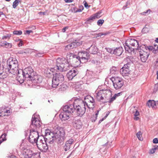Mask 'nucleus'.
<instances>
[{"label":"nucleus","mask_w":158,"mask_h":158,"mask_svg":"<svg viewBox=\"0 0 158 158\" xmlns=\"http://www.w3.org/2000/svg\"><path fill=\"white\" fill-rule=\"evenodd\" d=\"M66 58L70 60L68 61L67 60L64 58H58L56 60V66L53 68L56 71L64 72L69 70L72 67L69 64L72 63L75 67L78 66L82 61L79 56H77L74 54L70 53L67 54Z\"/></svg>","instance_id":"1"},{"label":"nucleus","mask_w":158,"mask_h":158,"mask_svg":"<svg viewBox=\"0 0 158 158\" xmlns=\"http://www.w3.org/2000/svg\"><path fill=\"white\" fill-rule=\"evenodd\" d=\"M20 154L24 158H36L37 154L29 149L27 142L22 140L20 144Z\"/></svg>","instance_id":"2"},{"label":"nucleus","mask_w":158,"mask_h":158,"mask_svg":"<svg viewBox=\"0 0 158 158\" xmlns=\"http://www.w3.org/2000/svg\"><path fill=\"white\" fill-rule=\"evenodd\" d=\"M8 71L14 75L19 74V64L18 61L13 58H9L7 61Z\"/></svg>","instance_id":"3"},{"label":"nucleus","mask_w":158,"mask_h":158,"mask_svg":"<svg viewBox=\"0 0 158 158\" xmlns=\"http://www.w3.org/2000/svg\"><path fill=\"white\" fill-rule=\"evenodd\" d=\"M123 45L126 51L130 53L134 52V51L137 50L139 47L138 41L131 38L128 39Z\"/></svg>","instance_id":"4"},{"label":"nucleus","mask_w":158,"mask_h":158,"mask_svg":"<svg viewBox=\"0 0 158 158\" xmlns=\"http://www.w3.org/2000/svg\"><path fill=\"white\" fill-rule=\"evenodd\" d=\"M138 50L141 60L143 62H146L150 54L149 51L147 48V46L145 45L141 46Z\"/></svg>","instance_id":"5"},{"label":"nucleus","mask_w":158,"mask_h":158,"mask_svg":"<svg viewBox=\"0 0 158 158\" xmlns=\"http://www.w3.org/2000/svg\"><path fill=\"white\" fill-rule=\"evenodd\" d=\"M54 133L55 141L58 143L62 142L65 138V132L62 128L55 131Z\"/></svg>","instance_id":"6"},{"label":"nucleus","mask_w":158,"mask_h":158,"mask_svg":"<svg viewBox=\"0 0 158 158\" xmlns=\"http://www.w3.org/2000/svg\"><path fill=\"white\" fill-rule=\"evenodd\" d=\"M64 76L60 73H56L54 75L52 79V87L56 88L64 80Z\"/></svg>","instance_id":"7"},{"label":"nucleus","mask_w":158,"mask_h":158,"mask_svg":"<svg viewBox=\"0 0 158 158\" xmlns=\"http://www.w3.org/2000/svg\"><path fill=\"white\" fill-rule=\"evenodd\" d=\"M113 86L116 89H120L123 85L124 82L123 79L119 77H114L111 78Z\"/></svg>","instance_id":"8"},{"label":"nucleus","mask_w":158,"mask_h":158,"mask_svg":"<svg viewBox=\"0 0 158 158\" xmlns=\"http://www.w3.org/2000/svg\"><path fill=\"white\" fill-rule=\"evenodd\" d=\"M39 136L37 131L32 128L30 130V134L29 137V142L32 143H37Z\"/></svg>","instance_id":"9"},{"label":"nucleus","mask_w":158,"mask_h":158,"mask_svg":"<svg viewBox=\"0 0 158 158\" xmlns=\"http://www.w3.org/2000/svg\"><path fill=\"white\" fill-rule=\"evenodd\" d=\"M22 71L23 78H28L27 80L30 81V79L35 74L33 69L29 67L26 68L23 70H22Z\"/></svg>","instance_id":"10"},{"label":"nucleus","mask_w":158,"mask_h":158,"mask_svg":"<svg viewBox=\"0 0 158 158\" xmlns=\"http://www.w3.org/2000/svg\"><path fill=\"white\" fill-rule=\"evenodd\" d=\"M41 123L40 121V117L35 114L32 115L31 120V124L30 127L32 128V127H34L35 128H39L41 126Z\"/></svg>","instance_id":"11"},{"label":"nucleus","mask_w":158,"mask_h":158,"mask_svg":"<svg viewBox=\"0 0 158 158\" xmlns=\"http://www.w3.org/2000/svg\"><path fill=\"white\" fill-rule=\"evenodd\" d=\"M47 141L43 139L42 140L41 139L38 142H37L36 145L40 151L43 152H46L48 149V147L47 144Z\"/></svg>","instance_id":"12"},{"label":"nucleus","mask_w":158,"mask_h":158,"mask_svg":"<svg viewBox=\"0 0 158 158\" xmlns=\"http://www.w3.org/2000/svg\"><path fill=\"white\" fill-rule=\"evenodd\" d=\"M78 55L81 60L82 63L87 62L89 58V53L85 51L79 52Z\"/></svg>","instance_id":"13"},{"label":"nucleus","mask_w":158,"mask_h":158,"mask_svg":"<svg viewBox=\"0 0 158 158\" xmlns=\"http://www.w3.org/2000/svg\"><path fill=\"white\" fill-rule=\"evenodd\" d=\"M81 103V104L80 105L76 106V108H75V110H76L77 115L81 117L85 113L86 108L85 106H83V104L82 103Z\"/></svg>","instance_id":"14"},{"label":"nucleus","mask_w":158,"mask_h":158,"mask_svg":"<svg viewBox=\"0 0 158 158\" xmlns=\"http://www.w3.org/2000/svg\"><path fill=\"white\" fill-rule=\"evenodd\" d=\"M75 106L74 104H70L69 105H66L63 108V110L69 113L70 114L73 113L75 110Z\"/></svg>","instance_id":"15"},{"label":"nucleus","mask_w":158,"mask_h":158,"mask_svg":"<svg viewBox=\"0 0 158 158\" xmlns=\"http://www.w3.org/2000/svg\"><path fill=\"white\" fill-rule=\"evenodd\" d=\"M78 73L76 69H75L73 70H71L67 74V76L69 80H72L73 78L77 75Z\"/></svg>","instance_id":"16"},{"label":"nucleus","mask_w":158,"mask_h":158,"mask_svg":"<svg viewBox=\"0 0 158 158\" xmlns=\"http://www.w3.org/2000/svg\"><path fill=\"white\" fill-rule=\"evenodd\" d=\"M94 102L93 98L90 96H87L84 98V101L81 100H79V103H82L84 106H85V104H87L90 102Z\"/></svg>","instance_id":"17"},{"label":"nucleus","mask_w":158,"mask_h":158,"mask_svg":"<svg viewBox=\"0 0 158 158\" xmlns=\"http://www.w3.org/2000/svg\"><path fill=\"white\" fill-rule=\"evenodd\" d=\"M30 80L33 83H40L42 82V77L40 76L37 75H35L34 74V75L30 79Z\"/></svg>","instance_id":"18"},{"label":"nucleus","mask_w":158,"mask_h":158,"mask_svg":"<svg viewBox=\"0 0 158 158\" xmlns=\"http://www.w3.org/2000/svg\"><path fill=\"white\" fill-rule=\"evenodd\" d=\"M70 114L68 112L63 110V111L60 114L59 117L62 120L65 121L69 118V116Z\"/></svg>","instance_id":"19"},{"label":"nucleus","mask_w":158,"mask_h":158,"mask_svg":"<svg viewBox=\"0 0 158 158\" xmlns=\"http://www.w3.org/2000/svg\"><path fill=\"white\" fill-rule=\"evenodd\" d=\"M10 114L11 111L9 110L3 108L0 109V117L9 116Z\"/></svg>","instance_id":"20"},{"label":"nucleus","mask_w":158,"mask_h":158,"mask_svg":"<svg viewBox=\"0 0 158 158\" xmlns=\"http://www.w3.org/2000/svg\"><path fill=\"white\" fill-rule=\"evenodd\" d=\"M73 125L76 129H80L82 127V124L80 119H75L73 122Z\"/></svg>","instance_id":"21"},{"label":"nucleus","mask_w":158,"mask_h":158,"mask_svg":"<svg viewBox=\"0 0 158 158\" xmlns=\"http://www.w3.org/2000/svg\"><path fill=\"white\" fill-rule=\"evenodd\" d=\"M147 104L150 107L156 108L158 106V101L155 102L154 100H149Z\"/></svg>","instance_id":"22"},{"label":"nucleus","mask_w":158,"mask_h":158,"mask_svg":"<svg viewBox=\"0 0 158 158\" xmlns=\"http://www.w3.org/2000/svg\"><path fill=\"white\" fill-rule=\"evenodd\" d=\"M49 135L48 137L49 138H48L46 137L43 139L49 143L52 144L53 142L55 141V138L54 137V133H51V134Z\"/></svg>","instance_id":"23"},{"label":"nucleus","mask_w":158,"mask_h":158,"mask_svg":"<svg viewBox=\"0 0 158 158\" xmlns=\"http://www.w3.org/2000/svg\"><path fill=\"white\" fill-rule=\"evenodd\" d=\"M96 97L98 101L103 100L105 96L103 90H100L98 92H96L95 94Z\"/></svg>","instance_id":"24"},{"label":"nucleus","mask_w":158,"mask_h":158,"mask_svg":"<svg viewBox=\"0 0 158 158\" xmlns=\"http://www.w3.org/2000/svg\"><path fill=\"white\" fill-rule=\"evenodd\" d=\"M82 44L81 41L79 40H75L74 42L71 43V44H68L70 46L71 49L73 48H74L76 47L77 46H80Z\"/></svg>","instance_id":"25"},{"label":"nucleus","mask_w":158,"mask_h":158,"mask_svg":"<svg viewBox=\"0 0 158 158\" xmlns=\"http://www.w3.org/2000/svg\"><path fill=\"white\" fill-rule=\"evenodd\" d=\"M147 48L149 51H151L154 53H156L158 52V45H157L155 44L153 46H147Z\"/></svg>","instance_id":"26"},{"label":"nucleus","mask_w":158,"mask_h":158,"mask_svg":"<svg viewBox=\"0 0 158 158\" xmlns=\"http://www.w3.org/2000/svg\"><path fill=\"white\" fill-rule=\"evenodd\" d=\"M114 54L117 56H120L123 52V48L122 47L116 48L114 50Z\"/></svg>","instance_id":"27"},{"label":"nucleus","mask_w":158,"mask_h":158,"mask_svg":"<svg viewBox=\"0 0 158 158\" xmlns=\"http://www.w3.org/2000/svg\"><path fill=\"white\" fill-rule=\"evenodd\" d=\"M89 52L92 54H95L97 53L98 49L96 46H95L91 45L90 48H89Z\"/></svg>","instance_id":"28"},{"label":"nucleus","mask_w":158,"mask_h":158,"mask_svg":"<svg viewBox=\"0 0 158 158\" xmlns=\"http://www.w3.org/2000/svg\"><path fill=\"white\" fill-rule=\"evenodd\" d=\"M121 74L123 76H126L128 75L130 72L129 69H125L124 68H122L120 70Z\"/></svg>","instance_id":"29"},{"label":"nucleus","mask_w":158,"mask_h":158,"mask_svg":"<svg viewBox=\"0 0 158 158\" xmlns=\"http://www.w3.org/2000/svg\"><path fill=\"white\" fill-rule=\"evenodd\" d=\"M95 102H90L87 104H85V106L87 107L89 109H93L95 107Z\"/></svg>","instance_id":"30"},{"label":"nucleus","mask_w":158,"mask_h":158,"mask_svg":"<svg viewBox=\"0 0 158 158\" xmlns=\"http://www.w3.org/2000/svg\"><path fill=\"white\" fill-rule=\"evenodd\" d=\"M156 150H158V146L155 145L150 150L149 154H153L154 153Z\"/></svg>","instance_id":"31"},{"label":"nucleus","mask_w":158,"mask_h":158,"mask_svg":"<svg viewBox=\"0 0 158 158\" xmlns=\"http://www.w3.org/2000/svg\"><path fill=\"white\" fill-rule=\"evenodd\" d=\"M8 76L6 73L5 72L0 73V79H4L6 78Z\"/></svg>","instance_id":"32"},{"label":"nucleus","mask_w":158,"mask_h":158,"mask_svg":"<svg viewBox=\"0 0 158 158\" xmlns=\"http://www.w3.org/2000/svg\"><path fill=\"white\" fill-rule=\"evenodd\" d=\"M142 134L140 131H139L138 133H137L136 135L139 139L140 140H142L143 139V138H142Z\"/></svg>","instance_id":"33"},{"label":"nucleus","mask_w":158,"mask_h":158,"mask_svg":"<svg viewBox=\"0 0 158 158\" xmlns=\"http://www.w3.org/2000/svg\"><path fill=\"white\" fill-rule=\"evenodd\" d=\"M6 134L4 133L0 137V140L2 142L6 141Z\"/></svg>","instance_id":"34"},{"label":"nucleus","mask_w":158,"mask_h":158,"mask_svg":"<svg viewBox=\"0 0 158 158\" xmlns=\"http://www.w3.org/2000/svg\"><path fill=\"white\" fill-rule=\"evenodd\" d=\"M2 46L5 47L6 48H10L11 47V44L5 42L4 43L2 44Z\"/></svg>","instance_id":"35"},{"label":"nucleus","mask_w":158,"mask_h":158,"mask_svg":"<svg viewBox=\"0 0 158 158\" xmlns=\"http://www.w3.org/2000/svg\"><path fill=\"white\" fill-rule=\"evenodd\" d=\"M96 18L98 19L100 18L102 15V11L101 10L99 11L96 14L94 15Z\"/></svg>","instance_id":"36"},{"label":"nucleus","mask_w":158,"mask_h":158,"mask_svg":"<svg viewBox=\"0 0 158 158\" xmlns=\"http://www.w3.org/2000/svg\"><path fill=\"white\" fill-rule=\"evenodd\" d=\"M96 18L95 17L94 15H92L89 18L87 19V20L86 21V22L87 23H89L90 22V20L93 21Z\"/></svg>","instance_id":"37"},{"label":"nucleus","mask_w":158,"mask_h":158,"mask_svg":"<svg viewBox=\"0 0 158 158\" xmlns=\"http://www.w3.org/2000/svg\"><path fill=\"white\" fill-rule=\"evenodd\" d=\"M70 145L69 144L66 143H65V145L64 147V149L65 151H66L69 150L70 148Z\"/></svg>","instance_id":"38"},{"label":"nucleus","mask_w":158,"mask_h":158,"mask_svg":"<svg viewBox=\"0 0 158 158\" xmlns=\"http://www.w3.org/2000/svg\"><path fill=\"white\" fill-rule=\"evenodd\" d=\"M52 132H51V131L48 129H46L45 130V137H46L48 138H49L48 137V136H49V135L51 134V133H52Z\"/></svg>","instance_id":"39"},{"label":"nucleus","mask_w":158,"mask_h":158,"mask_svg":"<svg viewBox=\"0 0 158 158\" xmlns=\"http://www.w3.org/2000/svg\"><path fill=\"white\" fill-rule=\"evenodd\" d=\"M19 0H15L13 3V7L14 8H15L16 6L18 5Z\"/></svg>","instance_id":"40"},{"label":"nucleus","mask_w":158,"mask_h":158,"mask_svg":"<svg viewBox=\"0 0 158 158\" xmlns=\"http://www.w3.org/2000/svg\"><path fill=\"white\" fill-rule=\"evenodd\" d=\"M151 10L150 9H148L146 11L141 13V14L142 15H148L150 12Z\"/></svg>","instance_id":"41"},{"label":"nucleus","mask_w":158,"mask_h":158,"mask_svg":"<svg viewBox=\"0 0 158 158\" xmlns=\"http://www.w3.org/2000/svg\"><path fill=\"white\" fill-rule=\"evenodd\" d=\"M104 22L103 19H99L97 22V24L99 26H101Z\"/></svg>","instance_id":"42"},{"label":"nucleus","mask_w":158,"mask_h":158,"mask_svg":"<svg viewBox=\"0 0 158 158\" xmlns=\"http://www.w3.org/2000/svg\"><path fill=\"white\" fill-rule=\"evenodd\" d=\"M106 51H107L109 53H110L111 54H113L114 52V50H113L112 49L108 48H106Z\"/></svg>","instance_id":"43"},{"label":"nucleus","mask_w":158,"mask_h":158,"mask_svg":"<svg viewBox=\"0 0 158 158\" xmlns=\"http://www.w3.org/2000/svg\"><path fill=\"white\" fill-rule=\"evenodd\" d=\"M74 140L72 139H70L69 140L66 142V143H67L71 145L73 143Z\"/></svg>","instance_id":"44"},{"label":"nucleus","mask_w":158,"mask_h":158,"mask_svg":"<svg viewBox=\"0 0 158 158\" xmlns=\"http://www.w3.org/2000/svg\"><path fill=\"white\" fill-rule=\"evenodd\" d=\"M79 8L78 9L76 12H81L84 9V7L83 6H79Z\"/></svg>","instance_id":"45"},{"label":"nucleus","mask_w":158,"mask_h":158,"mask_svg":"<svg viewBox=\"0 0 158 158\" xmlns=\"http://www.w3.org/2000/svg\"><path fill=\"white\" fill-rule=\"evenodd\" d=\"M130 64L129 63H127L124 65V66L122 68H124L125 69H129Z\"/></svg>","instance_id":"46"},{"label":"nucleus","mask_w":158,"mask_h":158,"mask_svg":"<svg viewBox=\"0 0 158 158\" xmlns=\"http://www.w3.org/2000/svg\"><path fill=\"white\" fill-rule=\"evenodd\" d=\"M116 98L115 96L114 95L113 97L110 98V100L108 102L110 103H111L113 101L116 99Z\"/></svg>","instance_id":"47"},{"label":"nucleus","mask_w":158,"mask_h":158,"mask_svg":"<svg viewBox=\"0 0 158 158\" xmlns=\"http://www.w3.org/2000/svg\"><path fill=\"white\" fill-rule=\"evenodd\" d=\"M13 34L15 35H20V31H14L13 32Z\"/></svg>","instance_id":"48"},{"label":"nucleus","mask_w":158,"mask_h":158,"mask_svg":"<svg viewBox=\"0 0 158 158\" xmlns=\"http://www.w3.org/2000/svg\"><path fill=\"white\" fill-rule=\"evenodd\" d=\"M153 142L154 143H158V139L157 138H154L153 140Z\"/></svg>","instance_id":"49"},{"label":"nucleus","mask_w":158,"mask_h":158,"mask_svg":"<svg viewBox=\"0 0 158 158\" xmlns=\"http://www.w3.org/2000/svg\"><path fill=\"white\" fill-rule=\"evenodd\" d=\"M139 111H138L137 110H136L134 114V116H138L139 115Z\"/></svg>","instance_id":"50"},{"label":"nucleus","mask_w":158,"mask_h":158,"mask_svg":"<svg viewBox=\"0 0 158 158\" xmlns=\"http://www.w3.org/2000/svg\"><path fill=\"white\" fill-rule=\"evenodd\" d=\"M155 67L156 68H158V57L156 60V63L155 64Z\"/></svg>","instance_id":"51"},{"label":"nucleus","mask_w":158,"mask_h":158,"mask_svg":"<svg viewBox=\"0 0 158 158\" xmlns=\"http://www.w3.org/2000/svg\"><path fill=\"white\" fill-rule=\"evenodd\" d=\"M65 50H68L69 49H71V48H70V46L69 45H67L65 48Z\"/></svg>","instance_id":"52"},{"label":"nucleus","mask_w":158,"mask_h":158,"mask_svg":"<svg viewBox=\"0 0 158 158\" xmlns=\"http://www.w3.org/2000/svg\"><path fill=\"white\" fill-rule=\"evenodd\" d=\"M158 89V85H155L154 89V92H156L157 91V89Z\"/></svg>","instance_id":"53"},{"label":"nucleus","mask_w":158,"mask_h":158,"mask_svg":"<svg viewBox=\"0 0 158 158\" xmlns=\"http://www.w3.org/2000/svg\"><path fill=\"white\" fill-rule=\"evenodd\" d=\"M102 36V33L101 32V33H99L98 34H97V36H96V37H101V36Z\"/></svg>","instance_id":"54"},{"label":"nucleus","mask_w":158,"mask_h":158,"mask_svg":"<svg viewBox=\"0 0 158 158\" xmlns=\"http://www.w3.org/2000/svg\"><path fill=\"white\" fill-rule=\"evenodd\" d=\"M110 33L108 32H105L102 33V35H108Z\"/></svg>","instance_id":"55"},{"label":"nucleus","mask_w":158,"mask_h":158,"mask_svg":"<svg viewBox=\"0 0 158 158\" xmlns=\"http://www.w3.org/2000/svg\"><path fill=\"white\" fill-rule=\"evenodd\" d=\"M68 27H65L62 29V31L64 32H65L66 31V29H68Z\"/></svg>","instance_id":"56"},{"label":"nucleus","mask_w":158,"mask_h":158,"mask_svg":"<svg viewBox=\"0 0 158 158\" xmlns=\"http://www.w3.org/2000/svg\"><path fill=\"white\" fill-rule=\"evenodd\" d=\"M84 6L86 8H88L89 7V6L86 2H85L84 3Z\"/></svg>","instance_id":"57"},{"label":"nucleus","mask_w":158,"mask_h":158,"mask_svg":"<svg viewBox=\"0 0 158 158\" xmlns=\"http://www.w3.org/2000/svg\"><path fill=\"white\" fill-rule=\"evenodd\" d=\"M110 113V112H109V111H108V112H107V113H106V116H105L104 118H104V119H105L107 118V116H108V115Z\"/></svg>","instance_id":"58"},{"label":"nucleus","mask_w":158,"mask_h":158,"mask_svg":"<svg viewBox=\"0 0 158 158\" xmlns=\"http://www.w3.org/2000/svg\"><path fill=\"white\" fill-rule=\"evenodd\" d=\"M66 2H73V0H64Z\"/></svg>","instance_id":"59"},{"label":"nucleus","mask_w":158,"mask_h":158,"mask_svg":"<svg viewBox=\"0 0 158 158\" xmlns=\"http://www.w3.org/2000/svg\"><path fill=\"white\" fill-rule=\"evenodd\" d=\"M9 38V36L8 35H7L3 36L2 37V38L3 39H7V38Z\"/></svg>","instance_id":"60"},{"label":"nucleus","mask_w":158,"mask_h":158,"mask_svg":"<svg viewBox=\"0 0 158 158\" xmlns=\"http://www.w3.org/2000/svg\"><path fill=\"white\" fill-rule=\"evenodd\" d=\"M121 94V93H119L118 94H115L114 95L115 96V97L116 98L117 97L119 96Z\"/></svg>","instance_id":"61"},{"label":"nucleus","mask_w":158,"mask_h":158,"mask_svg":"<svg viewBox=\"0 0 158 158\" xmlns=\"http://www.w3.org/2000/svg\"><path fill=\"white\" fill-rule=\"evenodd\" d=\"M32 31L31 30L26 31V33L28 34H29L30 33L32 32Z\"/></svg>","instance_id":"62"},{"label":"nucleus","mask_w":158,"mask_h":158,"mask_svg":"<svg viewBox=\"0 0 158 158\" xmlns=\"http://www.w3.org/2000/svg\"><path fill=\"white\" fill-rule=\"evenodd\" d=\"M134 119L135 120H138L139 119V118L137 116H135Z\"/></svg>","instance_id":"63"},{"label":"nucleus","mask_w":158,"mask_h":158,"mask_svg":"<svg viewBox=\"0 0 158 158\" xmlns=\"http://www.w3.org/2000/svg\"><path fill=\"white\" fill-rule=\"evenodd\" d=\"M9 158H17L16 156L14 155H12L9 156Z\"/></svg>","instance_id":"64"}]
</instances>
